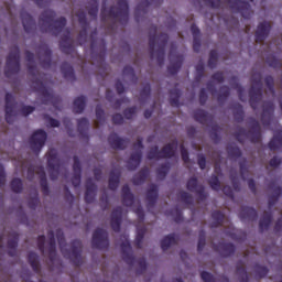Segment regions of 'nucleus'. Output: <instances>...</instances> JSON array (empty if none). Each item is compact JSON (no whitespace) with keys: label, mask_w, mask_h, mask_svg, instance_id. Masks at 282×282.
I'll use <instances>...</instances> for the list:
<instances>
[{"label":"nucleus","mask_w":282,"mask_h":282,"mask_svg":"<svg viewBox=\"0 0 282 282\" xmlns=\"http://www.w3.org/2000/svg\"><path fill=\"white\" fill-rule=\"evenodd\" d=\"M121 197H122V204L123 206H131L135 202V197L133 196V193H131V188L129 185H123L121 188Z\"/></svg>","instance_id":"obj_37"},{"label":"nucleus","mask_w":282,"mask_h":282,"mask_svg":"<svg viewBox=\"0 0 282 282\" xmlns=\"http://www.w3.org/2000/svg\"><path fill=\"white\" fill-rule=\"evenodd\" d=\"M96 191H98V187L96 186V183H94V180L87 178L86 192L84 196L86 204H94V202H96Z\"/></svg>","instance_id":"obj_23"},{"label":"nucleus","mask_w":282,"mask_h":282,"mask_svg":"<svg viewBox=\"0 0 282 282\" xmlns=\"http://www.w3.org/2000/svg\"><path fill=\"white\" fill-rule=\"evenodd\" d=\"M216 252H219L220 257L228 259V257H232L237 248L232 245V242H219L218 245L213 246Z\"/></svg>","instance_id":"obj_21"},{"label":"nucleus","mask_w":282,"mask_h":282,"mask_svg":"<svg viewBox=\"0 0 282 282\" xmlns=\"http://www.w3.org/2000/svg\"><path fill=\"white\" fill-rule=\"evenodd\" d=\"M230 97V87L228 86H221L220 93L218 94L217 100L220 105H224L226 100Z\"/></svg>","instance_id":"obj_58"},{"label":"nucleus","mask_w":282,"mask_h":282,"mask_svg":"<svg viewBox=\"0 0 282 282\" xmlns=\"http://www.w3.org/2000/svg\"><path fill=\"white\" fill-rule=\"evenodd\" d=\"M47 141V132L45 130H36L29 139V144L31 151L39 155L43 147H45V142Z\"/></svg>","instance_id":"obj_9"},{"label":"nucleus","mask_w":282,"mask_h":282,"mask_svg":"<svg viewBox=\"0 0 282 282\" xmlns=\"http://www.w3.org/2000/svg\"><path fill=\"white\" fill-rule=\"evenodd\" d=\"M54 19H56V12L54 10L47 9L41 13L39 23L42 34L51 32L53 36H58L63 32L65 25H67V19L65 17H61L57 20Z\"/></svg>","instance_id":"obj_2"},{"label":"nucleus","mask_w":282,"mask_h":282,"mask_svg":"<svg viewBox=\"0 0 282 282\" xmlns=\"http://www.w3.org/2000/svg\"><path fill=\"white\" fill-rule=\"evenodd\" d=\"M227 155L230 160H239L243 153L241 152V149L236 144H229L227 145Z\"/></svg>","instance_id":"obj_48"},{"label":"nucleus","mask_w":282,"mask_h":282,"mask_svg":"<svg viewBox=\"0 0 282 282\" xmlns=\"http://www.w3.org/2000/svg\"><path fill=\"white\" fill-rule=\"evenodd\" d=\"M88 14L93 19V21L98 20V0L89 1Z\"/></svg>","instance_id":"obj_57"},{"label":"nucleus","mask_w":282,"mask_h":282,"mask_svg":"<svg viewBox=\"0 0 282 282\" xmlns=\"http://www.w3.org/2000/svg\"><path fill=\"white\" fill-rule=\"evenodd\" d=\"M59 50L63 52V54H75L76 48L72 42V33L69 31L62 35L59 41Z\"/></svg>","instance_id":"obj_20"},{"label":"nucleus","mask_w":282,"mask_h":282,"mask_svg":"<svg viewBox=\"0 0 282 282\" xmlns=\"http://www.w3.org/2000/svg\"><path fill=\"white\" fill-rule=\"evenodd\" d=\"M249 131L240 127L234 135L240 144H243V138H248L252 144H259L261 142V124L254 118L249 119Z\"/></svg>","instance_id":"obj_5"},{"label":"nucleus","mask_w":282,"mask_h":282,"mask_svg":"<svg viewBox=\"0 0 282 282\" xmlns=\"http://www.w3.org/2000/svg\"><path fill=\"white\" fill-rule=\"evenodd\" d=\"M239 169H240V175L241 178L243 181H246V176L248 175V173H250V170L248 167V159L243 158L240 162H239Z\"/></svg>","instance_id":"obj_64"},{"label":"nucleus","mask_w":282,"mask_h":282,"mask_svg":"<svg viewBox=\"0 0 282 282\" xmlns=\"http://www.w3.org/2000/svg\"><path fill=\"white\" fill-rule=\"evenodd\" d=\"M142 162V150L133 152L127 161L128 171H135Z\"/></svg>","instance_id":"obj_33"},{"label":"nucleus","mask_w":282,"mask_h":282,"mask_svg":"<svg viewBox=\"0 0 282 282\" xmlns=\"http://www.w3.org/2000/svg\"><path fill=\"white\" fill-rule=\"evenodd\" d=\"M19 72H21V51L15 45L7 56L4 76L6 78H12V76H17Z\"/></svg>","instance_id":"obj_7"},{"label":"nucleus","mask_w":282,"mask_h":282,"mask_svg":"<svg viewBox=\"0 0 282 282\" xmlns=\"http://www.w3.org/2000/svg\"><path fill=\"white\" fill-rule=\"evenodd\" d=\"M129 139H123L118 135V133H110L108 137V143L111 147V149H115L116 151H124L127 147H129Z\"/></svg>","instance_id":"obj_19"},{"label":"nucleus","mask_w":282,"mask_h":282,"mask_svg":"<svg viewBox=\"0 0 282 282\" xmlns=\"http://www.w3.org/2000/svg\"><path fill=\"white\" fill-rule=\"evenodd\" d=\"M239 217L242 221H257L259 214L253 207L242 206Z\"/></svg>","instance_id":"obj_29"},{"label":"nucleus","mask_w":282,"mask_h":282,"mask_svg":"<svg viewBox=\"0 0 282 282\" xmlns=\"http://www.w3.org/2000/svg\"><path fill=\"white\" fill-rule=\"evenodd\" d=\"M148 160H162L160 147L154 145L150 149L147 155Z\"/></svg>","instance_id":"obj_62"},{"label":"nucleus","mask_w":282,"mask_h":282,"mask_svg":"<svg viewBox=\"0 0 282 282\" xmlns=\"http://www.w3.org/2000/svg\"><path fill=\"white\" fill-rule=\"evenodd\" d=\"M236 272L239 276L240 282H249L250 276L248 275V271L243 267V262L239 261L236 265Z\"/></svg>","instance_id":"obj_49"},{"label":"nucleus","mask_w":282,"mask_h":282,"mask_svg":"<svg viewBox=\"0 0 282 282\" xmlns=\"http://www.w3.org/2000/svg\"><path fill=\"white\" fill-rule=\"evenodd\" d=\"M269 188L273 191V195L269 196V202H268L269 208H272V206H275L276 202H279V198L282 195V188L281 186L276 185L275 182H271L269 184Z\"/></svg>","instance_id":"obj_34"},{"label":"nucleus","mask_w":282,"mask_h":282,"mask_svg":"<svg viewBox=\"0 0 282 282\" xmlns=\"http://www.w3.org/2000/svg\"><path fill=\"white\" fill-rule=\"evenodd\" d=\"M270 151H281L282 149V131L275 133L268 144Z\"/></svg>","instance_id":"obj_44"},{"label":"nucleus","mask_w":282,"mask_h":282,"mask_svg":"<svg viewBox=\"0 0 282 282\" xmlns=\"http://www.w3.org/2000/svg\"><path fill=\"white\" fill-rule=\"evenodd\" d=\"M169 171H171V165L169 163H163L156 169V175L160 180H165L166 175H169Z\"/></svg>","instance_id":"obj_60"},{"label":"nucleus","mask_w":282,"mask_h":282,"mask_svg":"<svg viewBox=\"0 0 282 282\" xmlns=\"http://www.w3.org/2000/svg\"><path fill=\"white\" fill-rule=\"evenodd\" d=\"M148 98H151V84H145L143 86V88L141 89L140 91V98H139V101L142 104H144V101L148 99Z\"/></svg>","instance_id":"obj_61"},{"label":"nucleus","mask_w":282,"mask_h":282,"mask_svg":"<svg viewBox=\"0 0 282 282\" xmlns=\"http://www.w3.org/2000/svg\"><path fill=\"white\" fill-rule=\"evenodd\" d=\"M170 65L167 66V72L172 76H175L180 69H182V65L184 64V55L175 54L173 51L169 54Z\"/></svg>","instance_id":"obj_16"},{"label":"nucleus","mask_w":282,"mask_h":282,"mask_svg":"<svg viewBox=\"0 0 282 282\" xmlns=\"http://www.w3.org/2000/svg\"><path fill=\"white\" fill-rule=\"evenodd\" d=\"M10 186H11V191L13 193H23V181L19 177H15L11 181L10 183Z\"/></svg>","instance_id":"obj_59"},{"label":"nucleus","mask_w":282,"mask_h":282,"mask_svg":"<svg viewBox=\"0 0 282 282\" xmlns=\"http://www.w3.org/2000/svg\"><path fill=\"white\" fill-rule=\"evenodd\" d=\"M120 177H121V172L119 169H115L110 172V176L108 181V188H110V191L118 189V186H120Z\"/></svg>","instance_id":"obj_36"},{"label":"nucleus","mask_w":282,"mask_h":282,"mask_svg":"<svg viewBox=\"0 0 282 282\" xmlns=\"http://www.w3.org/2000/svg\"><path fill=\"white\" fill-rule=\"evenodd\" d=\"M182 96V90L178 88H173L170 90V105L171 107H180V97Z\"/></svg>","instance_id":"obj_51"},{"label":"nucleus","mask_w":282,"mask_h":282,"mask_svg":"<svg viewBox=\"0 0 282 282\" xmlns=\"http://www.w3.org/2000/svg\"><path fill=\"white\" fill-rule=\"evenodd\" d=\"M93 248L97 250H107L109 248V234L102 228H97L93 232Z\"/></svg>","instance_id":"obj_12"},{"label":"nucleus","mask_w":282,"mask_h":282,"mask_svg":"<svg viewBox=\"0 0 282 282\" xmlns=\"http://www.w3.org/2000/svg\"><path fill=\"white\" fill-rule=\"evenodd\" d=\"M158 0H143L140 2L135 8V17H138V12H143V14H147V10L150 6H153V3H156Z\"/></svg>","instance_id":"obj_55"},{"label":"nucleus","mask_w":282,"mask_h":282,"mask_svg":"<svg viewBox=\"0 0 282 282\" xmlns=\"http://www.w3.org/2000/svg\"><path fill=\"white\" fill-rule=\"evenodd\" d=\"M122 75L129 78L133 83V85H138V76H135V70L131 66H124L122 70Z\"/></svg>","instance_id":"obj_54"},{"label":"nucleus","mask_w":282,"mask_h":282,"mask_svg":"<svg viewBox=\"0 0 282 282\" xmlns=\"http://www.w3.org/2000/svg\"><path fill=\"white\" fill-rule=\"evenodd\" d=\"M78 23L82 28L79 34L77 35V43L79 45H85L87 43V31L89 30V22L87 21V14L84 11L77 13Z\"/></svg>","instance_id":"obj_14"},{"label":"nucleus","mask_w":282,"mask_h":282,"mask_svg":"<svg viewBox=\"0 0 282 282\" xmlns=\"http://www.w3.org/2000/svg\"><path fill=\"white\" fill-rule=\"evenodd\" d=\"M98 34V29H95L91 34H90V39H91V43H90V50H91V56L93 58H98L99 63H105V56L107 54V42H105V40H100V44L97 47L96 46V40H94V36H96ZM96 52H98L97 55Z\"/></svg>","instance_id":"obj_11"},{"label":"nucleus","mask_w":282,"mask_h":282,"mask_svg":"<svg viewBox=\"0 0 282 282\" xmlns=\"http://www.w3.org/2000/svg\"><path fill=\"white\" fill-rule=\"evenodd\" d=\"M272 224V213L271 212H264L262 218L259 221V229L260 232H263L270 228V225Z\"/></svg>","instance_id":"obj_45"},{"label":"nucleus","mask_w":282,"mask_h":282,"mask_svg":"<svg viewBox=\"0 0 282 282\" xmlns=\"http://www.w3.org/2000/svg\"><path fill=\"white\" fill-rule=\"evenodd\" d=\"M234 119L236 122H243L245 112H243V106L241 104H235L234 107Z\"/></svg>","instance_id":"obj_53"},{"label":"nucleus","mask_w":282,"mask_h":282,"mask_svg":"<svg viewBox=\"0 0 282 282\" xmlns=\"http://www.w3.org/2000/svg\"><path fill=\"white\" fill-rule=\"evenodd\" d=\"M274 120V102L264 101L262 105L261 122L265 129L272 124Z\"/></svg>","instance_id":"obj_15"},{"label":"nucleus","mask_w":282,"mask_h":282,"mask_svg":"<svg viewBox=\"0 0 282 282\" xmlns=\"http://www.w3.org/2000/svg\"><path fill=\"white\" fill-rule=\"evenodd\" d=\"M219 59V53L216 50H212L209 53L208 67L209 69H215L217 67V61Z\"/></svg>","instance_id":"obj_63"},{"label":"nucleus","mask_w":282,"mask_h":282,"mask_svg":"<svg viewBox=\"0 0 282 282\" xmlns=\"http://www.w3.org/2000/svg\"><path fill=\"white\" fill-rule=\"evenodd\" d=\"M272 26L269 22H261L256 31V43H263L267 36L270 34Z\"/></svg>","instance_id":"obj_28"},{"label":"nucleus","mask_w":282,"mask_h":282,"mask_svg":"<svg viewBox=\"0 0 282 282\" xmlns=\"http://www.w3.org/2000/svg\"><path fill=\"white\" fill-rule=\"evenodd\" d=\"M186 188L189 193H196L199 202H206L208 199V193H206V187L204 185H199V181L196 176H192L187 180Z\"/></svg>","instance_id":"obj_13"},{"label":"nucleus","mask_w":282,"mask_h":282,"mask_svg":"<svg viewBox=\"0 0 282 282\" xmlns=\"http://www.w3.org/2000/svg\"><path fill=\"white\" fill-rule=\"evenodd\" d=\"M194 119L196 120V122H199L200 124H208V122H213V116L204 109L195 110Z\"/></svg>","instance_id":"obj_38"},{"label":"nucleus","mask_w":282,"mask_h":282,"mask_svg":"<svg viewBox=\"0 0 282 282\" xmlns=\"http://www.w3.org/2000/svg\"><path fill=\"white\" fill-rule=\"evenodd\" d=\"M167 43L169 34L161 33L158 35V26H152V32L149 35V52L151 61H156L159 67L164 65Z\"/></svg>","instance_id":"obj_1"},{"label":"nucleus","mask_w":282,"mask_h":282,"mask_svg":"<svg viewBox=\"0 0 282 282\" xmlns=\"http://www.w3.org/2000/svg\"><path fill=\"white\" fill-rule=\"evenodd\" d=\"M37 175L40 176V186L43 195H50V185L47 184V174H45V169H43V166L39 167Z\"/></svg>","instance_id":"obj_40"},{"label":"nucleus","mask_w":282,"mask_h":282,"mask_svg":"<svg viewBox=\"0 0 282 282\" xmlns=\"http://www.w3.org/2000/svg\"><path fill=\"white\" fill-rule=\"evenodd\" d=\"M177 139H174L171 143L165 144L161 151V160H171V158H175V153L177 151Z\"/></svg>","instance_id":"obj_25"},{"label":"nucleus","mask_w":282,"mask_h":282,"mask_svg":"<svg viewBox=\"0 0 282 282\" xmlns=\"http://www.w3.org/2000/svg\"><path fill=\"white\" fill-rule=\"evenodd\" d=\"M15 107H17V102H14V96H12V94L10 93H7L4 111H6V122H8V124H12L14 122V118L17 116L14 113Z\"/></svg>","instance_id":"obj_17"},{"label":"nucleus","mask_w":282,"mask_h":282,"mask_svg":"<svg viewBox=\"0 0 282 282\" xmlns=\"http://www.w3.org/2000/svg\"><path fill=\"white\" fill-rule=\"evenodd\" d=\"M48 259L51 263L56 261V238L54 237V231H48V245H47Z\"/></svg>","instance_id":"obj_35"},{"label":"nucleus","mask_w":282,"mask_h":282,"mask_svg":"<svg viewBox=\"0 0 282 282\" xmlns=\"http://www.w3.org/2000/svg\"><path fill=\"white\" fill-rule=\"evenodd\" d=\"M100 17L102 22L107 21V19H115L121 25H127L129 23V2L127 0H118L117 7H110L109 10H107V3L104 2Z\"/></svg>","instance_id":"obj_4"},{"label":"nucleus","mask_w":282,"mask_h":282,"mask_svg":"<svg viewBox=\"0 0 282 282\" xmlns=\"http://www.w3.org/2000/svg\"><path fill=\"white\" fill-rule=\"evenodd\" d=\"M24 56H25V61H28L29 63L28 64L29 74H31V76H35L36 65H34V53L30 51H25Z\"/></svg>","instance_id":"obj_50"},{"label":"nucleus","mask_w":282,"mask_h":282,"mask_svg":"<svg viewBox=\"0 0 282 282\" xmlns=\"http://www.w3.org/2000/svg\"><path fill=\"white\" fill-rule=\"evenodd\" d=\"M158 197H159V188L156 184H150L148 191H147V202L148 207L153 208L155 204H158Z\"/></svg>","instance_id":"obj_30"},{"label":"nucleus","mask_w":282,"mask_h":282,"mask_svg":"<svg viewBox=\"0 0 282 282\" xmlns=\"http://www.w3.org/2000/svg\"><path fill=\"white\" fill-rule=\"evenodd\" d=\"M231 10L239 12L242 19H250L252 17V7L245 0H235L231 3Z\"/></svg>","instance_id":"obj_18"},{"label":"nucleus","mask_w":282,"mask_h":282,"mask_svg":"<svg viewBox=\"0 0 282 282\" xmlns=\"http://www.w3.org/2000/svg\"><path fill=\"white\" fill-rule=\"evenodd\" d=\"M57 241L63 257L69 259L75 268H80L83 265V242L75 239L70 242V248L67 249V242L63 232H57Z\"/></svg>","instance_id":"obj_3"},{"label":"nucleus","mask_w":282,"mask_h":282,"mask_svg":"<svg viewBox=\"0 0 282 282\" xmlns=\"http://www.w3.org/2000/svg\"><path fill=\"white\" fill-rule=\"evenodd\" d=\"M147 235V227H139L137 229V236H135V247L137 248H142V242L144 241V236Z\"/></svg>","instance_id":"obj_56"},{"label":"nucleus","mask_w":282,"mask_h":282,"mask_svg":"<svg viewBox=\"0 0 282 282\" xmlns=\"http://www.w3.org/2000/svg\"><path fill=\"white\" fill-rule=\"evenodd\" d=\"M77 130L80 139L89 142V120L87 118H80L77 120Z\"/></svg>","instance_id":"obj_32"},{"label":"nucleus","mask_w":282,"mask_h":282,"mask_svg":"<svg viewBox=\"0 0 282 282\" xmlns=\"http://www.w3.org/2000/svg\"><path fill=\"white\" fill-rule=\"evenodd\" d=\"M150 170L149 167H143L133 177H132V183L134 186H142L144 182L149 178L150 175Z\"/></svg>","instance_id":"obj_39"},{"label":"nucleus","mask_w":282,"mask_h":282,"mask_svg":"<svg viewBox=\"0 0 282 282\" xmlns=\"http://www.w3.org/2000/svg\"><path fill=\"white\" fill-rule=\"evenodd\" d=\"M19 247V232L12 231L7 242L9 257H17V248Z\"/></svg>","instance_id":"obj_31"},{"label":"nucleus","mask_w":282,"mask_h":282,"mask_svg":"<svg viewBox=\"0 0 282 282\" xmlns=\"http://www.w3.org/2000/svg\"><path fill=\"white\" fill-rule=\"evenodd\" d=\"M85 107H87V98L85 96L75 98L73 102L74 113H83L85 111Z\"/></svg>","instance_id":"obj_43"},{"label":"nucleus","mask_w":282,"mask_h":282,"mask_svg":"<svg viewBox=\"0 0 282 282\" xmlns=\"http://www.w3.org/2000/svg\"><path fill=\"white\" fill-rule=\"evenodd\" d=\"M20 17L22 19V25L24 28V32L26 34H32L34 30H36V21H34V18L30 15V13L22 11L20 13Z\"/></svg>","instance_id":"obj_26"},{"label":"nucleus","mask_w":282,"mask_h":282,"mask_svg":"<svg viewBox=\"0 0 282 282\" xmlns=\"http://www.w3.org/2000/svg\"><path fill=\"white\" fill-rule=\"evenodd\" d=\"M28 261H29L33 272L39 274V272H41V263H39V254H36V252H34V251L29 252Z\"/></svg>","instance_id":"obj_46"},{"label":"nucleus","mask_w":282,"mask_h":282,"mask_svg":"<svg viewBox=\"0 0 282 282\" xmlns=\"http://www.w3.org/2000/svg\"><path fill=\"white\" fill-rule=\"evenodd\" d=\"M252 86L249 89V105L253 111H257L261 98H263V83L261 73L253 74L251 76Z\"/></svg>","instance_id":"obj_6"},{"label":"nucleus","mask_w":282,"mask_h":282,"mask_svg":"<svg viewBox=\"0 0 282 282\" xmlns=\"http://www.w3.org/2000/svg\"><path fill=\"white\" fill-rule=\"evenodd\" d=\"M212 219L213 221L209 225L210 228H219L224 225V219H226V215L223 214L221 210H214L212 213Z\"/></svg>","instance_id":"obj_42"},{"label":"nucleus","mask_w":282,"mask_h":282,"mask_svg":"<svg viewBox=\"0 0 282 282\" xmlns=\"http://www.w3.org/2000/svg\"><path fill=\"white\" fill-rule=\"evenodd\" d=\"M47 167H48V175L52 182L58 180V175L61 173V161L58 160V153L56 150H51L47 154Z\"/></svg>","instance_id":"obj_10"},{"label":"nucleus","mask_w":282,"mask_h":282,"mask_svg":"<svg viewBox=\"0 0 282 282\" xmlns=\"http://www.w3.org/2000/svg\"><path fill=\"white\" fill-rule=\"evenodd\" d=\"M39 50L40 54L43 55V58L41 59V67H43V69H50L52 67V50H50L47 44L40 45Z\"/></svg>","instance_id":"obj_24"},{"label":"nucleus","mask_w":282,"mask_h":282,"mask_svg":"<svg viewBox=\"0 0 282 282\" xmlns=\"http://www.w3.org/2000/svg\"><path fill=\"white\" fill-rule=\"evenodd\" d=\"M176 243L177 239L175 238V234H170L161 240V249L163 250V252H166V250H169L171 246H175Z\"/></svg>","instance_id":"obj_47"},{"label":"nucleus","mask_w":282,"mask_h":282,"mask_svg":"<svg viewBox=\"0 0 282 282\" xmlns=\"http://www.w3.org/2000/svg\"><path fill=\"white\" fill-rule=\"evenodd\" d=\"M61 72L66 80H76V74L74 73V66L67 62H63L61 65Z\"/></svg>","instance_id":"obj_41"},{"label":"nucleus","mask_w":282,"mask_h":282,"mask_svg":"<svg viewBox=\"0 0 282 282\" xmlns=\"http://www.w3.org/2000/svg\"><path fill=\"white\" fill-rule=\"evenodd\" d=\"M219 133H221V127H219V124L217 123H214L212 126L209 137H210V140L215 142V144H219V142L221 141V137L219 135Z\"/></svg>","instance_id":"obj_52"},{"label":"nucleus","mask_w":282,"mask_h":282,"mask_svg":"<svg viewBox=\"0 0 282 282\" xmlns=\"http://www.w3.org/2000/svg\"><path fill=\"white\" fill-rule=\"evenodd\" d=\"M121 254L122 260L128 265H133L135 263V257H133V253L131 252V242H129V240L121 243Z\"/></svg>","instance_id":"obj_27"},{"label":"nucleus","mask_w":282,"mask_h":282,"mask_svg":"<svg viewBox=\"0 0 282 282\" xmlns=\"http://www.w3.org/2000/svg\"><path fill=\"white\" fill-rule=\"evenodd\" d=\"M33 88L35 89V91H37V94H41V96L43 97V105H53V107H56V105H58L61 98L54 96V93L45 87L43 80L39 78H33Z\"/></svg>","instance_id":"obj_8"},{"label":"nucleus","mask_w":282,"mask_h":282,"mask_svg":"<svg viewBox=\"0 0 282 282\" xmlns=\"http://www.w3.org/2000/svg\"><path fill=\"white\" fill-rule=\"evenodd\" d=\"M110 226L113 232H120L122 226V207H116L110 215Z\"/></svg>","instance_id":"obj_22"}]
</instances>
